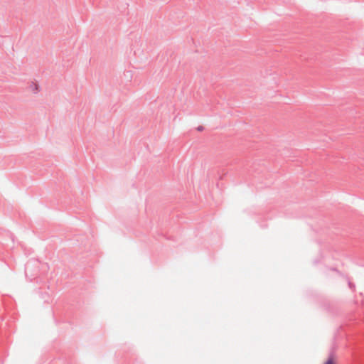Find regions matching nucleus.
Wrapping results in <instances>:
<instances>
[{
  "instance_id": "nucleus-1",
  "label": "nucleus",
  "mask_w": 364,
  "mask_h": 364,
  "mask_svg": "<svg viewBox=\"0 0 364 364\" xmlns=\"http://www.w3.org/2000/svg\"><path fill=\"white\" fill-rule=\"evenodd\" d=\"M28 87L31 90V91H32L35 94L39 92L38 85H37L36 83H35L33 82H31Z\"/></svg>"
},
{
  "instance_id": "nucleus-2",
  "label": "nucleus",
  "mask_w": 364,
  "mask_h": 364,
  "mask_svg": "<svg viewBox=\"0 0 364 364\" xmlns=\"http://www.w3.org/2000/svg\"><path fill=\"white\" fill-rule=\"evenodd\" d=\"M324 364H335L333 361V353L331 352L327 361Z\"/></svg>"
},
{
  "instance_id": "nucleus-3",
  "label": "nucleus",
  "mask_w": 364,
  "mask_h": 364,
  "mask_svg": "<svg viewBox=\"0 0 364 364\" xmlns=\"http://www.w3.org/2000/svg\"><path fill=\"white\" fill-rule=\"evenodd\" d=\"M204 129L203 127V126H199L197 127V130L199 131V132H201Z\"/></svg>"
},
{
  "instance_id": "nucleus-4",
  "label": "nucleus",
  "mask_w": 364,
  "mask_h": 364,
  "mask_svg": "<svg viewBox=\"0 0 364 364\" xmlns=\"http://www.w3.org/2000/svg\"><path fill=\"white\" fill-rule=\"evenodd\" d=\"M348 285L350 289L355 288V286L350 282H348Z\"/></svg>"
}]
</instances>
